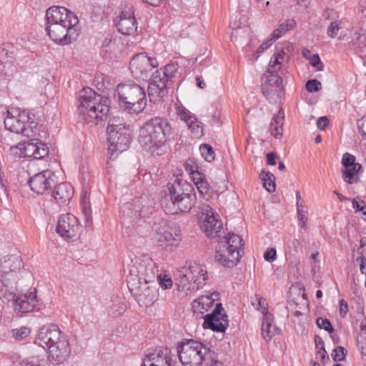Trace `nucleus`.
<instances>
[{
	"label": "nucleus",
	"instance_id": "f257e3e1",
	"mask_svg": "<svg viewBox=\"0 0 366 366\" xmlns=\"http://www.w3.org/2000/svg\"><path fill=\"white\" fill-rule=\"evenodd\" d=\"M199 224L202 230L210 238H219L214 259L224 267H232L239 261L243 253L242 239L234 233L222 236L223 224L219 215L207 204L199 207Z\"/></svg>",
	"mask_w": 366,
	"mask_h": 366
},
{
	"label": "nucleus",
	"instance_id": "f03ea898",
	"mask_svg": "<svg viewBox=\"0 0 366 366\" xmlns=\"http://www.w3.org/2000/svg\"><path fill=\"white\" fill-rule=\"evenodd\" d=\"M156 263L147 255L135 257L129 267L127 285L140 305L148 307L158 299Z\"/></svg>",
	"mask_w": 366,
	"mask_h": 366
},
{
	"label": "nucleus",
	"instance_id": "7ed1b4c3",
	"mask_svg": "<svg viewBox=\"0 0 366 366\" xmlns=\"http://www.w3.org/2000/svg\"><path fill=\"white\" fill-rule=\"evenodd\" d=\"M45 30L56 43L66 45L79 36L76 25L79 19L75 14L63 6H51L46 10Z\"/></svg>",
	"mask_w": 366,
	"mask_h": 366
},
{
	"label": "nucleus",
	"instance_id": "20e7f679",
	"mask_svg": "<svg viewBox=\"0 0 366 366\" xmlns=\"http://www.w3.org/2000/svg\"><path fill=\"white\" fill-rule=\"evenodd\" d=\"M172 139V127L167 119L164 118H152L139 129V143L144 151L153 156L165 154Z\"/></svg>",
	"mask_w": 366,
	"mask_h": 366
},
{
	"label": "nucleus",
	"instance_id": "39448f33",
	"mask_svg": "<svg viewBox=\"0 0 366 366\" xmlns=\"http://www.w3.org/2000/svg\"><path fill=\"white\" fill-rule=\"evenodd\" d=\"M34 344L47 351L48 360L53 364L63 363L71 355L69 339L56 325L41 327L36 335Z\"/></svg>",
	"mask_w": 366,
	"mask_h": 366
},
{
	"label": "nucleus",
	"instance_id": "423d86ee",
	"mask_svg": "<svg viewBox=\"0 0 366 366\" xmlns=\"http://www.w3.org/2000/svg\"><path fill=\"white\" fill-rule=\"evenodd\" d=\"M76 103L79 119L83 123L98 124L107 118L109 112V99L89 87L79 91Z\"/></svg>",
	"mask_w": 366,
	"mask_h": 366
},
{
	"label": "nucleus",
	"instance_id": "0eeeda50",
	"mask_svg": "<svg viewBox=\"0 0 366 366\" xmlns=\"http://www.w3.org/2000/svg\"><path fill=\"white\" fill-rule=\"evenodd\" d=\"M114 96L117 97L121 109L129 114H138L147 105V96L144 88L137 84H119Z\"/></svg>",
	"mask_w": 366,
	"mask_h": 366
},
{
	"label": "nucleus",
	"instance_id": "6e6552de",
	"mask_svg": "<svg viewBox=\"0 0 366 366\" xmlns=\"http://www.w3.org/2000/svg\"><path fill=\"white\" fill-rule=\"evenodd\" d=\"M179 360L183 366H203L204 360H209L213 351L202 342L185 339L177 347Z\"/></svg>",
	"mask_w": 366,
	"mask_h": 366
},
{
	"label": "nucleus",
	"instance_id": "1a4fd4ad",
	"mask_svg": "<svg viewBox=\"0 0 366 366\" xmlns=\"http://www.w3.org/2000/svg\"><path fill=\"white\" fill-rule=\"evenodd\" d=\"M168 189L171 204L175 207L174 211L168 210V212L175 213L177 211L186 212L194 205L196 196L194 189L187 181L176 179L173 183L168 184Z\"/></svg>",
	"mask_w": 366,
	"mask_h": 366
},
{
	"label": "nucleus",
	"instance_id": "9d476101",
	"mask_svg": "<svg viewBox=\"0 0 366 366\" xmlns=\"http://www.w3.org/2000/svg\"><path fill=\"white\" fill-rule=\"evenodd\" d=\"M109 150L112 155L126 151L130 144V129L119 117L109 122L107 126Z\"/></svg>",
	"mask_w": 366,
	"mask_h": 366
},
{
	"label": "nucleus",
	"instance_id": "9b49d317",
	"mask_svg": "<svg viewBox=\"0 0 366 366\" xmlns=\"http://www.w3.org/2000/svg\"><path fill=\"white\" fill-rule=\"evenodd\" d=\"M177 70L176 64H168L153 73L148 86V95L150 101H157L168 94V81L173 78Z\"/></svg>",
	"mask_w": 366,
	"mask_h": 366
},
{
	"label": "nucleus",
	"instance_id": "f8f14e48",
	"mask_svg": "<svg viewBox=\"0 0 366 366\" xmlns=\"http://www.w3.org/2000/svg\"><path fill=\"white\" fill-rule=\"evenodd\" d=\"M4 125L10 132L31 137L36 132L37 123L31 120L28 112L12 109L7 112L4 118Z\"/></svg>",
	"mask_w": 366,
	"mask_h": 366
},
{
	"label": "nucleus",
	"instance_id": "ddd939ff",
	"mask_svg": "<svg viewBox=\"0 0 366 366\" xmlns=\"http://www.w3.org/2000/svg\"><path fill=\"white\" fill-rule=\"evenodd\" d=\"M158 66L155 58L149 57L144 54L134 56L129 63V69L134 78L145 80L152 69Z\"/></svg>",
	"mask_w": 366,
	"mask_h": 366
},
{
	"label": "nucleus",
	"instance_id": "4468645a",
	"mask_svg": "<svg viewBox=\"0 0 366 366\" xmlns=\"http://www.w3.org/2000/svg\"><path fill=\"white\" fill-rule=\"evenodd\" d=\"M182 239L179 227L164 224L157 232L158 246L162 249L172 250L179 245Z\"/></svg>",
	"mask_w": 366,
	"mask_h": 366
},
{
	"label": "nucleus",
	"instance_id": "2eb2a0df",
	"mask_svg": "<svg viewBox=\"0 0 366 366\" xmlns=\"http://www.w3.org/2000/svg\"><path fill=\"white\" fill-rule=\"evenodd\" d=\"M31 189L37 194H49L56 184V177L51 170H44L30 177L28 182Z\"/></svg>",
	"mask_w": 366,
	"mask_h": 366
},
{
	"label": "nucleus",
	"instance_id": "dca6fc26",
	"mask_svg": "<svg viewBox=\"0 0 366 366\" xmlns=\"http://www.w3.org/2000/svg\"><path fill=\"white\" fill-rule=\"evenodd\" d=\"M81 226L79 219L71 214H62L59 219L56 232L64 238L73 239L79 236Z\"/></svg>",
	"mask_w": 366,
	"mask_h": 366
},
{
	"label": "nucleus",
	"instance_id": "f3484780",
	"mask_svg": "<svg viewBox=\"0 0 366 366\" xmlns=\"http://www.w3.org/2000/svg\"><path fill=\"white\" fill-rule=\"evenodd\" d=\"M222 304H216L214 310L204 317V328L211 329L214 332H224L228 326L227 315L222 314Z\"/></svg>",
	"mask_w": 366,
	"mask_h": 366
},
{
	"label": "nucleus",
	"instance_id": "a211bd4d",
	"mask_svg": "<svg viewBox=\"0 0 366 366\" xmlns=\"http://www.w3.org/2000/svg\"><path fill=\"white\" fill-rule=\"evenodd\" d=\"M142 366H174L169 351L159 349L147 354Z\"/></svg>",
	"mask_w": 366,
	"mask_h": 366
},
{
	"label": "nucleus",
	"instance_id": "6ab92c4d",
	"mask_svg": "<svg viewBox=\"0 0 366 366\" xmlns=\"http://www.w3.org/2000/svg\"><path fill=\"white\" fill-rule=\"evenodd\" d=\"M117 26L119 32L124 35H131L137 31V22L132 7H126L122 10Z\"/></svg>",
	"mask_w": 366,
	"mask_h": 366
},
{
	"label": "nucleus",
	"instance_id": "aec40b11",
	"mask_svg": "<svg viewBox=\"0 0 366 366\" xmlns=\"http://www.w3.org/2000/svg\"><path fill=\"white\" fill-rule=\"evenodd\" d=\"M14 310L18 313L31 312L39 310V303L36 295L34 292L21 295L14 300Z\"/></svg>",
	"mask_w": 366,
	"mask_h": 366
},
{
	"label": "nucleus",
	"instance_id": "412c9836",
	"mask_svg": "<svg viewBox=\"0 0 366 366\" xmlns=\"http://www.w3.org/2000/svg\"><path fill=\"white\" fill-rule=\"evenodd\" d=\"M16 262L20 263L17 258H9V259H5L0 264V286H4L8 287L11 283L12 280H14L16 278L15 269H16L15 266L12 264H15Z\"/></svg>",
	"mask_w": 366,
	"mask_h": 366
},
{
	"label": "nucleus",
	"instance_id": "4be33fe9",
	"mask_svg": "<svg viewBox=\"0 0 366 366\" xmlns=\"http://www.w3.org/2000/svg\"><path fill=\"white\" fill-rule=\"evenodd\" d=\"M189 274L193 280V284H196L197 288L203 287L208 279L206 267L196 262L192 263L188 268Z\"/></svg>",
	"mask_w": 366,
	"mask_h": 366
},
{
	"label": "nucleus",
	"instance_id": "5701e85b",
	"mask_svg": "<svg viewBox=\"0 0 366 366\" xmlns=\"http://www.w3.org/2000/svg\"><path fill=\"white\" fill-rule=\"evenodd\" d=\"M52 197L59 204L69 202L74 194V189L71 185L67 182L59 184L53 189Z\"/></svg>",
	"mask_w": 366,
	"mask_h": 366
},
{
	"label": "nucleus",
	"instance_id": "b1692460",
	"mask_svg": "<svg viewBox=\"0 0 366 366\" xmlns=\"http://www.w3.org/2000/svg\"><path fill=\"white\" fill-rule=\"evenodd\" d=\"M219 299V293L214 292L209 295H202L192 302V307L194 310L203 314L213 306L215 301Z\"/></svg>",
	"mask_w": 366,
	"mask_h": 366
},
{
	"label": "nucleus",
	"instance_id": "393cba45",
	"mask_svg": "<svg viewBox=\"0 0 366 366\" xmlns=\"http://www.w3.org/2000/svg\"><path fill=\"white\" fill-rule=\"evenodd\" d=\"M280 330L273 325L272 315L264 312L262 320V335L266 342L271 340L273 336L279 333Z\"/></svg>",
	"mask_w": 366,
	"mask_h": 366
},
{
	"label": "nucleus",
	"instance_id": "a878e982",
	"mask_svg": "<svg viewBox=\"0 0 366 366\" xmlns=\"http://www.w3.org/2000/svg\"><path fill=\"white\" fill-rule=\"evenodd\" d=\"M103 51L106 53L114 54L115 56L122 53L124 49V44L119 37L107 36L102 44Z\"/></svg>",
	"mask_w": 366,
	"mask_h": 366
},
{
	"label": "nucleus",
	"instance_id": "bb28decb",
	"mask_svg": "<svg viewBox=\"0 0 366 366\" xmlns=\"http://www.w3.org/2000/svg\"><path fill=\"white\" fill-rule=\"evenodd\" d=\"M80 205L81 212L84 217L85 227L90 228L92 226V215L90 204L89 194L86 191L83 190L80 196Z\"/></svg>",
	"mask_w": 366,
	"mask_h": 366
},
{
	"label": "nucleus",
	"instance_id": "cd10ccee",
	"mask_svg": "<svg viewBox=\"0 0 366 366\" xmlns=\"http://www.w3.org/2000/svg\"><path fill=\"white\" fill-rule=\"evenodd\" d=\"M284 119L285 113L281 109L271 122L270 133L275 139H280L282 136Z\"/></svg>",
	"mask_w": 366,
	"mask_h": 366
},
{
	"label": "nucleus",
	"instance_id": "c85d7f7f",
	"mask_svg": "<svg viewBox=\"0 0 366 366\" xmlns=\"http://www.w3.org/2000/svg\"><path fill=\"white\" fill-rule=\"evenodd\" d=\"M190 278L191 277L189 273L184 274L181 272L175 279V285L177 290L180 292H184L186 295H187L192 290H194V284L191 282Z\"/></svg>",
	"mask_w": 366,
	"mask_h": 366
},
{
	"label": "nucleus",
	"instance_id": "c756f323",
	"mask_svg": "<svg viewBox=\"0 0 366 366\" xmlns=\"http://www.w3.org/2000/svg\"><path fill=\"white\" fill-rule=\"evenodd\" d=\"M262 90L265 98L270 102H277L284 94L283 88H274L268 84H262Z\"/></svg>",
	"mask_w": 366,
	"mask_h": 366
},
{
	"label": "nucleus",
	"instance_id": "7c9ffc66",
	"mask_svg": "<svg viewBox=\"0 0 366 366\" xmlns=\"http://www.w3.org/2000/svg\"><path fill=\"white\" fill-rule=\"evenodd\" d=\"M37 141L34 139L32 141L25 142L22 144H18V149L20 150V153L17 154L19 157H34L36 150Z\"/></svg>",
	"mask_w": 366,
	"mask_h": 366
},
{
	"label": "nucleus",
	"instance_id": "2f4dec72",
	"mask_svg": "<svg viewBox=\"0 0 366 366\" xmlns=\"http://www.w3.org/2000/svg\"><path fill=\"white\" fill-rule=\"evenodd\" d=\"M295 26L296 21L294 19H287L281 24L270 35L276 40L283 36L287 31L294 29Z\"/></svg>",
	"mask_w": 366,
	"mask_h": 366
},
{
	"label": "nucleus",
	"instance_id": "473e14b6",
	"mask_svg": "<svg viewBox=\"0 0 366 366\" xmlns=\"http://www.w3.org/2000/svg\"><path fill=\"white\" fill-rule=\"evenodd\" d=\"M259 177L263 182L264 188L269 192L271 193L275 191V177L273 174L263 170L259 174Z\"/></svg>",
	"mask_w": 366,
	"mask_h": 366
},
{
	"label": "nucleus",
	"instance_id": "72a5a7b5",
	"mask_svg": "<svg viewBox=\"0 0 366 366\" xmlns=\"http://www.w3.org/2000/svg\"><path fill=\"white\" fill-rule=\"evenodd\" d=\"M264 76L266 78V81L264 84H268V86H274V88H283L282 79L278 73H269L267 71Z\"/></svg>",
	"mask_w": 366,
	"mask_h": 366
},
{
	"label": "nucleus",
	"instance_id": "f704fd0d",
	"mask_svg": "<svg viewBox=\"0 0 366 366\" xmlns=\"http://www.w3.org/2000/svg\"><path fill=\"white\" fill-rule=\"evenodd\" d=\"M352 43L356 48H366V31L360 29V31H355L352 36Z\"/></svg>",
	"mask_w": 366,
	"mask_h": 366
},
{
	"label": "nucleus",
	"instance_id": "c9c22d12",
	"mask_svg": "<svg viewBox=\"0 0 366 366\" xmlns=\"http://www.w3.org/2000/svg\"><path fill=\"white\" fill-rule=\"evenodd\" d=\"M361 168V164L354 165L353 167H345V169L342 172V177L344 180L347 183L352 184L353 183L355 175L360 172Z\"/></svg>",
	"mask_w": 366,
	"mask_h": 366
},
{
	"label": "nucleus",
	"instance_id": "e433bc0d",
	"mask_svg": "<svg viewBox=\"0 0 366 366\" xmlns=\"http://www.w3.org/2000/svg\"><path fill=\"white\" fill-rule=\"evenodd\" d=\"M297 214L300 227L305 228L308 212L307 207L304 202H299L298 205H297Z\"/></svg>",
	"mask_w": 366,
	"mask_h": 366
},
{
	"label": "nucleus",
	"instance_id": "4c0bfd02",
	"mask_svg": "<svg viewBox=\"0 0 366 366\" xmlns=\"http://www.w3.org/2000/svg\"><path fill=\"white\" fill-rule=\"evenodd\" d=\"M22 366H51L50 363L44 357L33 356L29 360H23Z\"/></svg>",
	"mask_w": 366,
	"mask_h": 366
},
{
	"label": "nucleus",
	"instance_id": "58836bf2",
	"mask_svg": "<svg viewBox=\"0 0 366 366\" xmlns=\"http://www.w3.org/2000/svg\"><path fill=\"white\" fill-rule=\"evenodd\" d=\"M194 121L191 120L188 122L187 124L195 137H201L203 135V124L202 122L197 121L195 117H194Z\"/></svg>",
	"mask_w": 366,
	"mask_h": 366
},
{
	"label": "nucleus",
	"instance_id": "ea45409f",
	"mask_svg": "<svg viewBox=\"0 0 366 366\" xmlns=\"http://www.w3.org/2000/svg\"><path fill=\"white\" fill-rule=\"evenodd\" d=\"M199 151L204 159L211 162L214 159V154L212 147L209 144H203L199 147Z\"/></svg>",
	"mask_w": 366,
	"mask_h": 366
},
{
	"label": "nucleus",
	"instance_id": "a19ab883",
	"mask_svg": "<svg viewBox=\"0 0 366 366\" xmlns=\"http://www.w3.org/2000/svg\"><path fill=\"white\" fill-rule=\"evenodd\" d=\"M158 280V283L159 286L163 290L169 289L172 286V278L167 275V274H159L158 272H157V279L156 280Z\"/></svg>",
	"mask_w": 366,
	"mask_h": 366
},
{
	"label": "nucleus",
	"instance_id": "79ce46f5",
	"mask_svg": "<svg viewBox=\"0 0 366 366\" xmlns=\"http://www.w3.org/2000/svg\"><path fill=\"white\" fill-rule=\"evenodd\" d=\"M31 333V329L28 327L23 326L18 329L12 330L14 337L17 340H21L28 337Z\"/></svg>",
	"mask_w": 366,
	"mask_h": 366
},
{
	"label": "nucleus",
	"instance_id": "37998d69",
	"mask_svg": "<svg viewBox=\"0 0 366 366\" xmlns=\"http://www.w3.org/2000/svg\"><path fill=\"white\" fill-rule=\"evenodd\" d=\"M342 29V22L340 21H333L327 28V35L330 38L337 36L339 31Z\"/></svg>",
	"mask_w": 366,
	"mask_h": 366
},
{
	"label": "nucleus",
	"instance_id": "c03bdc74",
	"mask_svg": "<svg viewBox=\"0 0 366 366\" xmlns=\"http://www.w3.org/2000/svg\"><path fill=\"white\" fill-rule=\"evenodd\" d=\"M288 254L290 256H295L300 251L302 250V246L301 242L297 239H294L289 243Z\"/></svg>",
	"mask_w": 366,
	"mask_h": 366
},
{
	"label": "nucleus",
	"instance_id": "a18cd8bd",
	"mask_svg": "<svg viewBox=\"0 0 366 366\" xmlns=\"http://www.w3.org/2000/svg\"><path fill=\"white\" fill-rule=\"evenodd\" d=\"M252 305L256 310H262L263 315L264 312H268L266 300L260 297L255 296L252 300Z\"/></svg>",
	"mask_w": 366,
	"mask_h": 366
},
{
	"label": "nucleus",
	"instance_id": "49530a36",
	"mask_svg": "<svg viewBox=\"0 0 366 366\" xmlns=\"http://www.w3.org/2000/svg\"><path fill=\"white\" fill-rule=\"evenodd\" d=\"M146 210L147 209L143 206H142V204L139 202V200H137L135 202L134 208L132 209L131 213L132 215H134L136 217L144 218L147 217V215L148 214V212Z\"/></svg>",
	"mask_w": 366,
	"mask_h": 366
},
{
	"label": "nucleus",
	"instance_id": "de8ad7c7",
	"mask_svg": "<svg viewBox=\"0 0 366 366\" xmlns=\"http://www.w3.org/2000/svg\"><path fill=\"white\" fill-rule=\"evenodd\" d=\"M316 323L320 329H323L330 333L334 331L331 322L327 318L318 317Z\"/></svg>",
	"mask_w": 366,
	"mask_h": 366
},
{
	"label": "nucleus",
	"instance_id": "09e8293b",
	"mask_svg": "<svg viewBox=\"0 0 366 366\" xmlns=\"http://www.w3.org/2000/svg\"><path fill=\"white\" fill-rule=\"evenodd\" d=\"M48 154V147L45 144L37 142L36 150L34 154V159H42Z\"/></svg>",
	"mask_w": 366,
	"mask_h": 366
},
{
	"label": "nucleus",
	"instance_id": "8fccbe9b",
	"mask_svg": "<svg viewBox=\"0 0 366 366\" xmlns=\"http://www.w3.org/2000/svg\"><path fill=\"white\" fill-rule=\"evenodd\" d=\"M342 164L345 167H353L358 165L359 163L355 162V157L350 153H345L342 158Z\"/></svg>",
	"mask_w": 366,
	"mask_h": 366
},
{
	"label": "nucleus",
	"instance_id": "3c124183",
	"mask_svg": "<svg viewBox=\"0 0 366 366\" xmlns=\"http://www.w3.org/2000/svg\"><path fill=\"white\" fill-rule=\"evenodd\" d=\"M346 352L343 347L339 346L333 350L331 356L334 361H342L345 357Z\"/></svg>",
	"mask_w": 366,
	"mask_h": 366
},
{
	"label": "nucleus",
	"instance_id": "603ef678",
	"mask_svg": "<svg viewBox=\"0 0 366 366\" xmlns=\"http://www.w3.org/2000/svg\"><path fill=\"white\" fill-rule=\"evenodd\" d=\"M305 87L310 92H317L322 89V84L317 79H310L307 81Z\"/></svg>",
	"mask_w": 366,
	"mask_h": 366
},
{
	"label": "nucleus",
	"instance_id": "864d4df0",
	"mask_svg": "<svg viewBox=\"0 0 366 366\" xmlns=\"http://www.w3.org/2000/svg\"><path fill=\"white\" fill-rule=\"evenodd\" d=\"M308 60H309L310 64L312 66L316 67L318 71L323 70L324 65H323L322 62L321 61L318 54H315L310 55Z\"/></svg>",
	"mask_w": 366,
	"mask_h": 366
},
{
	"label": "nucleus",
	"instance_id": "5fc2aeb1",
	"mask_svg": "<svg viewBox=\"0 0 366 366\" xmlns=\"http://www.w3.org/2000/svg\"><path fill=\"white\" fill-rule=\"evenodd\" d=\"M281 64V61H277V58H274L272 56L269 64L267 71L269 73H278V71L280 70Z\"/></svg>",
	"mask_w": 366,
	"mask_h": 366
},
{
	"label": "nucleus",
	"instance_id": "6e6d98bb",
	"mask_svg": "<svg viewBox=\"0 0 366 366\" xmlns=\"http://www.w3.org/2000/svg\"><path fill=\"white\" fill-rule=\"evenodd\" d=\"M200 194L205 197L209 190V184L206 179H203L202 182L197 183L196 185Z\"/></svg>",
	"mask_w": 366,
	"mask_h": 366
},
{
	"label": "nucleus",
	"instance_id": "4d7b16f0",
	"mask_svg": "<svg viewBox=\"0 0 366 366\" xmlns=\"http://www.w3.org/2000/svg\"><path fill=\"white\" fill-rule=\"evenodd\" d=\"M264 258L266 261L269 262H273L277 259V252L275 249L274 248H268L264 254Z\"/></svg>",
	"mask_w": 366,
	"mask_h": 366
},
{
	"label": "nucleus",
	"instance_id": "13d9d810",
	"mask_svg": "<svg viewBox=\"0 0 366 366\" xmlns=\"http://www.w3.org/2000/svg\"><path fill=\"white\" fill-rule=\"evenodd\" d=\"M12 137L13 135L10 132H6L2 136V141L7 145L10 146L11 151L18 149V146L12 144Z\"/></svg>",
	"mask_w": 366,
	"mask_h": 366
},
{
	"label": "nucleus",
	"instance_id": "bf43d9fd",
	"mask_svg": "<svg viewBox=\"0 0 366 366\" xmlns=\"http://www.w3.org/2000/svg\"><path fill=\"white\" fill-rule=\"evenodd\" d=\"M274 41H275V39L271 35H269L268 39L258 47L257 52L259 54L263 52L264 50H266L267 49L269 48L272 46Z\"/></svg>",
	"mask_w": 366,
	"mask_h": 366
},
{
	"label": "nucleus",
	"instance_id": "052dcab7",
	"mask_svg": "<svg viewBox=\"0 0 366 366\" xmlns=\"http://www.w3.org/2000/svg\"><path fill=\"white\" fill-rule=\"evenodd\" d=\"M125 311V305L123 303H119L118 305H113L112 307V315L114 317H117Z\"/></svg>",
	"mask_w": 366,
	"mask_h": 366
},
{
	"label": "nucleus",
	"instance_id": "680f3d73",
	"mask_svg": "<svg viewBox=\"0 0 366 366\" xmlns=\"http://www.w3.org/2000/svg\"><path fill=\"white\" fill-rule=\"evenodd\" d=\"M210 357L209 360H204L203 366H222V363L217 360V355L214 351Z\"/></svg>",
	"mask_w": 366,
	"mask_h": 366
},
{
	"label": "nucleus",
	"instance_id": "e2e57ef3",
	"mask_svg": "<svg viewBox=\"0 0 366 366\" xmlns=\"http://www.w3.org/2000/svg\"><path fill=\"white\" fill-rule=\"evenodd\" d=\"M178 116L180 117V119L182 120H183L187 124L188 123V122H189L191 120L194 121V117L190 115L188 111H186L184 109H179L178 111Z\"/></svg>",
	"mask_w": 366,
	"mask_h": 366
},
{
	"label": "nucleus",
	"instance_id": "0e129e2a",
	"mask_svg": "<svg viewBox=\"0 0 366 366\" xmlns=\"http://www.w3.org/2000/svg\"><path fill=\"white\" fill-rule=\"evenodd\" d=\"M363 252L364 250L358 251L360 256L357 259V260H360V269L361 273L366 274V258L363 255Z\"/></svg>",
	"mask_w": 366,
	"mask_h": 366
},
{
	"label": "nucleus",
	"instance_id": "69168bd1",
	"mask_svg": "<svg viewBox=\"0 0 366 366\" xmlns=\"http://www.w3.org/2000/svg\"><path fill=\"white\" fill-rule=\"evenodd\" d=\"M328 124L329 119L327 117H321L317 120V127L321 130H324Z\"/></svg>",
	"mask_w": 366,
	"mask_h": 366
},
{
	"label": "nucleus",
	"instance_id": "338daca9",
	"mask_svg": "<svg viewBox=\"0 0 366 366\" xmlns=\"http://www.w3.org/2000/svg\"><path fill=\"white\" fill-rule=\"evenodd\" d=\"M352 207L355 209V212H361L364 215L366 216V207L361 206L360 203L355 199L352 200Z\"/></svg>",
	"mask_w": 366,
	"mask_h": 366
},
{
	"label": "nucleus",
	"instance_id": "774afa93",
	"mask_svg": "<svg viewBox=\"0 0 366 366\" xmlns=\"http://www.w3.org/2000/svg\"><path fill=\"white\" fill-rule=\"evenodd\" d=\"M358 127L360 131L362 132V135L366 138V115L364 116L359 122H358Z\"/></svg>",
	"mask_w": 366,
	"mask_h": 366
}]
</instances>
